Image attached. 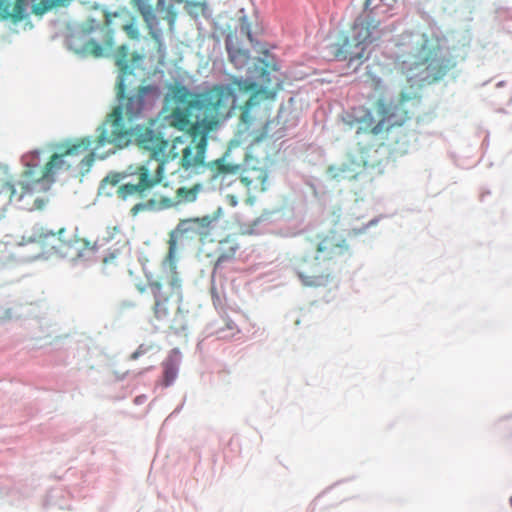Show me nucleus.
Returning a JSON list of instances; mask_svg holds the SVG:
<instances>
[{
	"instance_id": "nucleus-1",
	"label": "nucleus",
	"mask_w": 512,
	"mask_h": 512,
	"mask_svg": "<svg viewBox=\"0 0 512 512\" xmlns=\"http://www.w3.org/2000/svg\"><path fill=\"white\" fill-rule=\"evenodd\" d=\"M254 70L259 72L258 82L232 77L229 84L214 85L200 93H192L185 86L173 87L171 96L178 106L170 115L172 126L187 132L191 143L204 139L207 148L208 134L230 117L237 101L245 96L248 99L239 106L241 122L247 127L255 122H266L270 103L282 89L283 76L275 64L262 59L254 62Z\"/></svg>"
},
{
	"instance_id": "nucleus-23",
	"label": "nucleus",
	"mask_w": 512,
	"mask_h": 512,
	"mask_svg": "<svg viewBox=\"0 0 512 512\" xmlns=\"http://www.w3.org/2000/svg\"><path fill=\"white\" fill-rule=\"evenodd\" d=\"M178 374V365L176 361L172 358L167 359L163 363V378L164 385L169 386L176 379Z\"/></svg>"
},
{
	"instance_id": "nucleus-25",
	"label": "nucleus",
	"mask_w": 512,
	"mask_h": 512,
	"mask_svg": "<svg viewBox=\"0 0 512 512\" xmlns=\"http://www.w3.org/2000/svg\"><path fill=\"white\" fill-rule=\"evenodd\" d=\"M157 350H159V348L154 343H142L138 346L136 351L130 355V359L136 360L143 355H146L152 351H157Z\"/></svg>"
},
{
	"instance_id": "nucleus-5",
	"label": "nucleus",
	"mask_w": 512,
	"mask_h": 512,
	"mask_svg": "<svg viewBox=\"0 0 512 512\" xmlns=\"http://www.w3.org/2000/svg\"><path fill=\"white\" fill-rule=\"evenodd\" d=\"M92 144L91 137H82L57 144L55 146L57 152L51 155H48L45 149L33 150L23 156L22 177L36 185L50 188L58 172L72 167L69 158L80 157L87 151H92Z\"/></svg>"
},
{
	"instance_id": "nucleus-14",
	"label": "nucleus",
	"mask_w": 512,
	"mask_h": 512,
	"mask_svg": "<svg viewBox=\"0 0 512 512\" xmlns=\"http://www.w3.org/2000/svg\"><path fill=\"white\" fill-rule=\"evenodd\" d=\"M239 249V244L236 239L231 236H227L221 240H212L211 249L207 256L212 258L215 262V266L218 267L226 262H229L235 258V255Z\"/></svg>"
},
{
	"instance_id": "nucleus-24",
	"label": "nucleus",
	"mask_w": 512,
	"mask_h": 512,
	"mask_svg": "<svg viewBox=\"0 0 512 512\" xmlns=\"http://www.w3.org/2000/svg\"><path fill=\"white\" fill-rule=\"evenodd\" d=\"M197 189L196 188H187V187H180L176 191V195L179 201L184 202H193L196 200L197 197Z\"/></svg>"
},
{
	"instance_id": "nucleus-7",
	"label": "nucleus",
	"mask_w": 512,
	"mask_h": 512,
	"mask_svg": "<svg viewBox=\"0 0 512 512\" xmlns=\"http://www.w3.org/2000/svg\"><path fill=\"white\" fill-rule=\"evenodd\" d=\"M379 25L380 20L374 15L366 11L361 13L344 35L342 43L335 48L334 56L341 61L347 60L349 66L367 60V48L381 36Z\"/></svg>"
},
{
	"instance_id": "nucleus-18",
	"label": "nucleus",
	"mask_w": 512,
	"mask_h": 512,
	"mask_svg": "<svg viewBox=\"0 0 512 512\" xmlns=\"http://www.w3.org/2000/svg\"><path fill=\"white\" fill-rule=\"evenodd\" d=\"M226 49L229 55V60L236 69L245 68L249 61L250 56L247 50L238 46V37L234 33H229L226 37Z\"/></svg>"
},
{
	"instance_id": "nucleus-10",
	"label": "nucleus",
	"mask_w": 512,
	"mask_h": 512,
	"mask_svg": "<svg viewBox=\"0 0 512 512\" xmlns=\"http://www.w3.org/2000/svg\"><path fill=\"white\" fill-rule=\"evenodd\" d=\"M417 71L415 76L421 84H431L441 79L447 71L444 59L438 56L437 48L421 46L416 60L413 63Z\"/></svg>"
},
{
	"instance_id": "nucleus-34",
	"label": "nucleus",
	"mask_w": 512,
	"mask_h": 512,
	"mask_svg": "<svg viewBox=\"0 0 512 512\" xmlns=\"http://www.w3.org/2000/svg\"><path fill=\"white\" fill-rule=\"evenodd\" d=\"M510 505L512 507V495H511V498H510Z\"/></svg>"
},
{
	"instance_id": "nucleus-15",
	"label": "nucleus",
	"mask_w": 512,
	"mask_h": 512,
	"mask_svg": "<svg viewBox=\"0 0 512 512\" xmlns=\"http://www.w3.org/2000/svg\"><path fill=\"white\" fill-rule=\"evenodd\" d=\"M364 163L360 159L348 157L340 164L331 165L327 168V175L335 181L353 180L362 172Z\"/></svg>"
},
{
	"instance_id": "nucleus-32",
	"label": "nucleus",
	"mask_w": 512,
	"mask_h": 512,
	"mask_svg": "<svg viewBox=\"0 0 512 512\" xmlns=\"http://www.w3.org/2000/svg\"><path fill=\"white\" fill-rule=\"evenodd\" d=\"M116 257H117L116 253H111L108 256L104 257L103 263L106 264V265L109 264V263H112Z\"/></svg>"
},
{
	"instance_id": "nucleus-20",
	"label": "nucleus",
	"mask_w": 512,
	"mask_h": 512,
	"mask_svg": "<svg viewBox=\"0 0 512 512\" xmlns=\"http://www.w3.org/2000/svg\"><path fill=\"white\" fill-rule=\"evenodd\" d=\"M2 1V7L0 9V16L3 18L12 17L14 20H21L25 12V0H15L13 5V12L9 11L10 5Z\"/></svg>"
},
{
	"instance_id": "nucleus-6",
	"label": "nucleus",
	"mask_w": 512,
	"mask_h": 512,
	"mask_svg": "<svg viewBox=\"0 0 512 512\" xmlns=\"http://www.w3.org/2000/svg\"><path fill=\"white\" fill-rule=\"evenodd\" d=\"M421 97L413 94L400 93L395 98L379 97L373 105L378 119L370 109L361 107L355 115L356 122L360 125V131L378 135L397 127H401L409 121L419 109Z\"/></svg>"
},
{
	"instance_id": "nucleus-22",
	"label": "nucleus",
	"mask_w": 512,
	"mask_h": 512,
	"mask_svg": "<svg viewBox=\"0 0 512 512\" xmlns=\"http://www.w3.org/2000/svg\"><path fill=\"white\" fill-rule=\"evenodd\" d=\"M11 194L13 190L10 182H5L0 188V219L4 218L11 205Z\"/></svg>"
},
{
	"instance_id": "nucleus-16",
	"label": "nucleus",
	"mask_w": 512,
	"mask_h": 512,
	"mask_svg": "<svg viewBox=\"0 0 512 512\" xmlns=\"http://www.w3.org/2000/svg\"><path fill=\"white\" fill-rule=\"evenodd\" d=\"M205 153L204 139L202 142L190 143L183 149L179 164L185 171H195L204 165Z\"/></svg>"
},
{
	"instance_id": "nucleus-9",
	"label": "nucleus",
	"mask_w": 512,
	"mask_h": 512,
	"mask_svg": "<svg viewBox=\"0 0 512 512\" xmlns=\"http://www.w3.org/2000/svg\"><path fill=\"white\" fill-rule=\"evenodd\" d=\"M169 159L147 160L135 167H129V176L135 178V183H125L116 189V196L121 201L133 198H143L147 192L161 184L165 179Z\"/></svg>"
},
{
	"instance_id": "nucleus-17",
	"label": "nucleus",
	"mask_w": 512,
	"mask_h": 512,
	"mask_svg": "<svg viewBox=\"0 0 512 512\" xmlns=\"http://www.w3.org/2000/svg\"><path fill=\"white\" fill-rule=\"evenodd\" d=\"M151 1L152 0H132V3L143 16L151 37L154 40L159 41L161 37V29L158 27L159 19L154 13Z\"/></svg>"
},
{
	"instance_id": "nucleus-4",
	"label": "nucleus",
	"mask_w": 512,
	"mask_h": 512,
	"mask_svg": "<svg viewBox=\"0 0 512 512\" xmlns=\"http://www.w3.org/2000/svg\"><path fill=\"white\" fill-rule=\"evenodd\" d=\"M347 250L345 239L335 231L309 238L304 256L296 263L301 283L308 287L327 285L333 275V264Z\"/></svg>"
},
{
	"instance_id": "nucleus-26",
	"label": "nucleus",
	"mask_w": 512,
	"mask_h": 512,
	"mask_svg": "<svg viewBox=\"0 0 512 512\" xmlns=\"http://www.w3.org/2000/svg\"><path fill=\"white\" fill-rule=\"evenodd\" d=\"M125 174H121V173H113V174H109L108 176H106L103 181H102V188H104V186L106 184H110L112 186H115V187H119L120 185H118L124 178H125Z\"/></svg>"
},
{
	"instance_id": "nucleus-30",
	"label": "nucleus",
	"mask_w": 512,
	"mask_h": 512,
	"mask_svg": "<svg viewBox=\"0 0 512 512\" xmlns=\"http://www.w3.org/2000/svg\"><path fill=\"white\" fill-rule=\"evenodd\" d=\"M159 203L160 207L164 209L171 208L174 205L173 200L168 197H162Z\"/></svg>"
},
{
	"instance_id": "nucleus-27",
	"label": "nucleus",
	"mask_w": 512,
	"mask_h": 512,
	"mask_svg": "<svg viewBox=\"0 0 512 512\" xmlns=\"http://www.w3.org/2000/svg\"><path fill=\"white\" fill-rule=\"evenodd\" d=\"M123 30L126 32L127 36L131 39H137L139 37V30L134 21L127 23L123 26Z\"/></svg>"
},
{
	"instance_id": "nucleus-21",
	"label": "nucleus",
	"mask_w": 512,
	"mask_h": 512,
	"mask_svg": "<svg viewBox=\"0 0 512 512\" xmlns=\"http://www.w3.org/2000/svg\"><path fill=\"white\" fill-rule=\"evenodd\" d=\"M211 169L215 176L236 174L240 170L238 164L227 163L224 159H217L211 163Z\"/></svg>"
},
{
	"instance_id": "nucleus-28",
	"label": "nucleus",
	"mask_w": 512,
	"mask_h": 512,
	"mask_svg": "<svg viewBox=\"0 0 512 512\" xmlns=\"http://www.w3.org/2000/svg\"><path fill=\"white\" fill-rule=\"evenodd\" d=\"M87 47L90 49L91 53L96 56V57H100L102 56L103 54V48L98 44L96 43L95 41H90L88 44H87Z\"/></svg>"
},
{
	"instance_id": "nucleus-2",
	"label": "nucleus",
	"mask_w": 512,
	"mask_h": 512,
	"mask_svg": "<svg viewBox=\"0 0 512 512\" xmlns=\"http://www.w3.org/2000/svg\"><path fill=\"white\" fill-rule=\"evenodd\" d=\"M214 220L215 217L210 215L180 220L169 233L168 252L163 260L161 273L156 278H149L146 284L137 285L140 294L153 298L151 309L155 319L175 332L185 330L188 322V310L182 304L183 280L176 265L178 242L183 239L207 238Z\"/></svg>"
},
{
	"instance_id": "nucleus-31",
	"label": "nucleus",
	"mask_w": 512,
	"mask_h": 512,
	"mask_svg": "<svg viewBox=\"0 0 512 512\" xmlns=\"http://www.w3.org/2000/svg\"><path fill=\"white\" fill-rule=\"evenodd\" d=\"M241 32L244 33L250 41L252 40V34L248 25H244V23H242Z\"/></svg>"
},
{
	"instance_id": "nucleus-11",
	"label": "nucleus",
	"mask_w": 512,
	"mask_h": 512,
	"mask_svg": "<svg viewBox=\"0 0 512 512\" xmlns=\"http://www.w3.org/2000/svg\"><path fill=\"white\" fill-rule=\"evenodd\" d=\"M10 187L13 190L11 204L14 203L19 209L27 211L43 209L47 202L45 193L50 189L24 179L19 181L17 185L10 182Z\"/></svg>"
},
{
	"instance_id": "nucleus-8",
	"label": "nucleus",
	"mask_w": 512,
	"mask_h": 512,
	"mask_svg": "<svg viewBox=\"0 0 512 512\" xmlns=\"http://www.w3.org/2000/svg\"><path fill=\"white\" fill-rule=\"evenodd\" d=\"M28 243L40 246L48 256H59L76 261L97 249V244L78 235L75 231L60 228L56 233L40 231L28 237Z\"/></svg>"
},
{
	"instance_id": "nucleus-29",
	"label": "nucleus",
	"mask_w": 512,
	"mask_h": 512,
	"mask_svg": "<svg viewBox=\"0 0 512 512\" xmlns=\"http://www.w3.org/2000/svg\"><path fill=\"white\" fill-rule=\"evenodd\" d=\"M153 203H154V201H153V200H150V201L148 202V205H153ZM146 207H147V204H145V203H138V204H135V205L131 208L130 212H131V214H132L133 216H136L140 211L145 210V208H146Z\"/></svg>"
},
{
	"instance_id": "nucleus-13",
	"label": "nucleus",
	"mask_w": 512,
	"mask_h": 512,
	"mask_svg": "<svg viewBox=\"0 0 512 512\" xmlns=\"http://www.w3.org/2000/svg\"><path fill=\"white\" fill-rule=\"evenodd\" d=\"M137 145L151 153L149 160L169 159L164 157L169 147V141L165 140L159 133L149 128H139L135 134Z\"/></svg>"
},
{
	"instance_id": "nucleus-3",
	"label": "nucleus",
	"mask_w": 512,
	"mask_h": 512,
	"mask_svg": "<svg viewBox=\"0 0 512 512\" xmlns=\"http://www.w3.org/2000/svg\"><path fill=\"white\" fill-rule=\"evenodd\" d=\"M143 56L133 53L130 55L127 46H119L115 52V64L119 68L116 83V96L119 105L108 115L107 119L97 128V137L93 140L95 146L82 160L81 164L90 166L95 158V150L111 145L110 153L122 149L131 141V133L126 128L123 114L129 121L140 118L150 110L161 96L160 89L155 85L139 86L128 92V88L134 84L130 79L134 77V71L139 66Z\"/></svg>"
},
{
	"instance_id": "nucleus-19",
	"label": "nucleus",
	"mask_w": 512,
	"mask_h": 512,
	"mask_svg": "<svg viewBox=\"0 0 512 512\" xmlns=\"http://www.w3.org/2000/svg\"><path fill=\"white\" fill-rule=\"evenodd\" d=\"M397 0H366L365 11L370 15H385L388 14Z\"/></svg>"
},
{
	"instance_id": "nucleus-33",
	"label": "nucleus",
	"mask_w": 512,
	"mask_h": 512,
	"mask_svg": "<svg viewBox=\"0 0 512 512\" xmlns=\"http://www.w3.org/2000/svg\"><path fill=\"white\" fill-rule=\"evenodd\" d=\"M236 203H237V202H236V200L234 199V197H231V204H232V205H236Z\"/></svg>"
},
{
	"instance_id": "nucleus-12",
	"label": "nucleus",
	"mask_w": 512,
	"mask_h": 512,
	"mask_svg": "<svg viewBox=\"0 0 512 512\" xmlns=\"http://www.w3.org/2000/svg\"><path fill=\"white\" fill-rule=\"evenodd\" d=\"M258 163L250 153H246L240 181L247 188L248 193H261L267 188L268 171Z\"/></svg>"
}]
</instances>
